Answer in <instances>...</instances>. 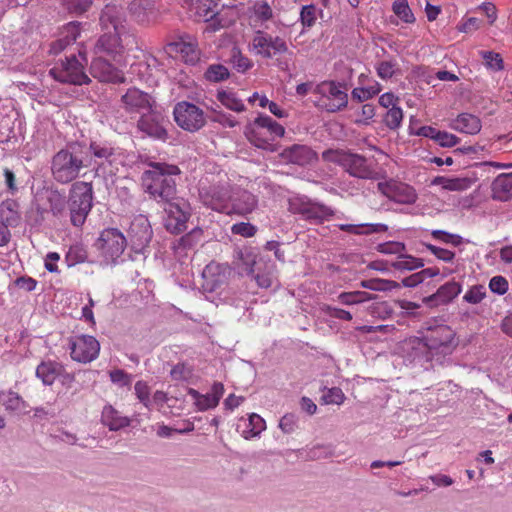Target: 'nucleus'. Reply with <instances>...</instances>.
<instances>
[{
  "label": "nucleus",
  "instance_id": "obj_1",
  "mask_svg": "<svg viewBox=\"0 0 512 512\" xmlns=\"http://www.w3.org/2000/svg\"><path fill=\"white\" fill-rule=\"evenodd\" d=\"M457 345L456 333L443 324L428 327L421 337H410L405 341L409 356L421 363H441L446 356L453 353Z\"/></svg>",
  "mask_w": 512,
  "mask_h": 512
},
{
  "label": "nucleus",
  "instance_id": "obj_2",
  "mask_svg": "<svg viewBox=\"0 0 512 512\" xmlns=\"http://www.w3.org/2000/svg\"><path fill=\"white\" fill-rule=\"evenodd\" d=\"M148 167L149 169L145 170L141 176L143 190L157 203L166 204L175 200L177 187L172 177L180 174L178 166L150 162Z\"/></svg>",
  "mask_w": 512,
  "mask_h": 512
},
{
  "label": "nucleus",
  "instance_id": "obj_3",
  "mask_svg": "<svg viewBox=\"0 0 512 512\" xmlns=\"http://www.w3.org/2000/svg\"><path fill=\"white\" fill-rule=\"evenodd\" d=\"M322 158L341 166L349 175L356 178L378 180L385 176V171L377 167L376 163L357 153L330 149L322 153Z\"/></svg>",
  "mask_w": 512,
  "mask_h": 512
},
{
  "label": "nucleus",
  "instance_id": "obj_4",
  "mask_svg": "<svg viewBox=\"0 0 512 512\" xmlns=\"http://www.w3.org/2000/svg\"><path fill=\"white\" fill-rule=\"evenodd\" d=\"M86 53L79 50L78 54H71L60 59L50 69L49 74L60 83L83 85L90 82V78L85 72L87 65Z\"/></svg>",
  "mask_w": 512,
  "mask_h": 512
},
{
  "label": "nucleus",
  "instance_id": "obj_5",
  "mask_svg": "<svg viewBox=\"0 0 512 512\" xmlns=\"http://www.w3.org/2000/svg\"><path fill=\"white\" fill-rule=\"evenodd\" d=\"M93 206V185L91 182H74L69 191L68 209L70 222L81 227Z\"/></svg>",
  "mask_w": 512,
  "mask_h": 512
},
{
  "label": "nucleus",
  "instance_id": "obj_6",
  "mask_svg": "<svg viewBox=\"0 0 512 512\" xmlns=\"http://www.w3.org/2000/svg\"><path fill=\"white\" fill-rule=\"evenodd\" d=\"M244 134L254 146L267 149L271 142L284 136L285 128L270 116L259 114L254 121L246 125Z\"/></svg>",
  "mask_w": 512,
  "mask_h": 512
},
{
  "label": "nucleus",
  "instance_id": "obj_7",
  "mask_svg": "<svg viewBox=\"0 0 512 512\" xmlns=\"http://www.w3.org/2000/svg\"><path fill=\"white\" fill-rule=\"evenodd\" d=\"M84 164L83 158L68 148L60 149L51 160L53 179L60 184H68L79 177Z\"/></svg>",
  "mask_w": 512,
  "mask_h": 512
},
{
  "label": "nucleus",
  "instance_id": "obj_8",
  "mask_svg": "<svg viewBox=\"0 0 512 512\" xmlns=\"http://www.w3.org/2000/svg\"><path fill=\"white\" fill-rule=\"evenodd\" d=\"M248 48L251 53L264 59H271L276 55L289 52V47L284 38L272 36L263 30L254 31Z\"/></svg>",
  "mask_w": 512,
  "mask_h": 512
},
{
  "label": "nucleus",
  "instance_id": "obj_9",
  "mask_svg": "<svg viewBox=\"0 0 512 512\" xmlns=\"http://www.w3.org/2000/svg\"><path fill=\"white\" fill-rule=\"evenodd\" d=\"M174 120L185 131L196 132L206 124L204 111L197 105L181 101L173 109Z\"/></svg>",
  "mask_w": 512,
  "mask_h": 512
},
{
  "label": "nucleus",
  "instance_id": "obj_10",
  "mask_svg": "<svg viewBox=\"0 0 512 512\" xmlns=\"http://www.w3.org/2000/svg\"><path fill=\"white\" fill-rule=\"evenodd\" d=\"M290 209L293 213L299 214L303 219L315 224H321L325 221H329L335 215V211L332 207L320 202L304 200L301 198L291 200Z\"/></svg>",
  "mask_w": 512,
  "mask_h": 512
},
{
  "label": "nucleus",
  "instance_id": "obj_11",
  "mask_svg": "<svg viewBox=\"0 0 512 512\" xmlns=\"http://www.w3.org/2000/svg\"><path fill=\"white\" fill-rule=\"evenodd\" d=\"M165 228L172 234H180L187 229V222L191 217L190 204L183 198L165 204Z\"/></svg>",
  "mask_w": 512,
  "mask_h": 512
},
{
  "label": "nucleus",
  "instance_id": "obj_12",
  "mask_svg": "<svg viewBox=\"0 0 512 512\" xmlns=\"http://www.w3.org/2000/svg\"><path fill=\"white\" fill-rule=\"evenodd\" d=\"M89 151L94 158L96 174L108 173L113 175L118 170L114 164L117 162L120 153L119 149L108 142L92 141Z\"/></svg>",
  "mask_w": 512,
  "mask_h": 512
},
{
  "label": "nucleus",
  "instance_id": "obj_13",
  "mask_svg": "<svg viewBox=\"0 0 512 512\" xmlns=\"http://www.w3.org/2000/svg\"><path fill=\"white\" fill-rule=\"evenodd\" d=\"M315 92L321 95V106L328 112L339 111L348 104V95L340 83L324 81L316 86Z\"/></svg>",
  "mask_w": 512,
  "mask_h": 512
},
{
  "label": "nucleus",
  "instance_id": "obj_14",
  "mask_svg": "<svg viewBox=\"0 0 512 512\" xmlns=\"http://www.w3.org/2000/svg\"><path fill=\"white\" fill-rule=\"evenodd\" d=\"M70 356L79 363H90L100 352L99 341L91 335H77L69 340Z\"/></svg>",
  "mask_w": 512,
  "mask_h": 512
},
{
  "label": "nucleus",
  "instance_id": "obj_15",
  "mask_svg": "<svg viewBox=\"0 0 512 512\" xmlns=\"http://www.w3.org/2000/svg\"><path fill=\"white\" fill-rule=\"evenodd\" d=\"M165 122V117L160 111H158L156 105L152 109L141 114L137 121V129L148 137L166 141L168 133L165 128Z\"/></svg>",
  "mask_w": 512,
  "mask_h": 512
},
{
  "label": "nucleus",
  "instance_id": "obj_16",
  "mask_svg": "<svg viewBox=\"0 0 512 512\" xmlns=\"http://www.w3.org/2000/svg\"><path fill=\"white\" fill-rule=\"evenodd\" d=\"M377 188L385 197L400 204H413L417 200V193L412 186L395 179L378 182Z\"/></svg>",
  "mask_w": 512,
  "mask_h": 512
},
{
  "label": "nucleus",
  "instance_id": "obj_17",
  "mask_svg": "<svg viewBox=\"0 0 512 512\" xmlns=\"http://www.w3.org/2000/svg\"><path fill=\"white\" fill-rule=\"evenodd\" d=\"M202 203L214 211L228 214L230 207L231 193L226 186L211 185L202 188L200 191Z\"/></svg>",
  "mask_w": 512,
  "mask_h": 512
},
{
  "label": "nucleus",
  "instance_id": "obj_18",
  "mask_svg": "<svg viewBox=\"0 0 512 512\" xmlns=\"http://www.w3.org/2000/svg\"><path fill=\"white\" fill-rule=\"evenodd\" d=\"M99 248L102 254L111 260L120 257L124 252L127 242L126 238L116 228H107L103 230L98 239Z\"/></svg>",
  "mask_w": 512,
  "mask_h": 512
},
{
  "label": "nucleus",
  "instance_id": "obj_19",
  "mask_svg": "<svg viewBox=\"0 0 512 512\" xmlns=\"http://www.w3.org/2000/svg\"><path fill=\"white\" fill-rule=\"evenodd\" d=\"M121 103L126 112L139 114H143L156 106V102L150 94L135 87L129 88L121 96Z\"/></svg>",
  "mask_w": 512,
  "mask_h": 512
},
{
  "label": "nucleus",
  "instance_id": "obj_20",
  "mask_svg": "<svg viewBox=\"0 0 512 512\" xmlns=\"http://www.w3.org/2000/svg\"><path fill=\"white\" fill-rule=\"evenodd\" d=\"M90 73L100 82L123 83L125 81L122 71L104 59L103 56L99 55L93 59L90 66Z\"/></svg>",
  "mask_w": 512,
  "mask_h": 512
},
{
  "label": "nucleus",
  "instance_id": "obj_21",
  "mask_svg": "<svg viewBox=\"0 0 512 512\" xmlns=\"http://www.w3.org/2000/svg\"><path fill=\"white\" fill-rule=\"evenodd\" d=\"M169 54L180 55L187 64H195L199 60L200 52L195 38L190 36L180 37L178 40L167 44Z\"/></svg>",
  "mask_w": 512,
  "mask_h": 512
},
{
  "label": "nucleus",
  "instance_id": "obj_22",
  "mask_svg": "<svg viewBox=\"0 0 512 512\" xmlns=\"http://www.w3.org/2000/svg\"><path fill=\"white\" fill-rule=\"evenodd\" d=\"M123 35L124 33L105 31L95 45V53L99 56L107 55L113 60H116L117 57H121L125 51V45L122 43L121 39Z\"/></svg>",
  "mask_w": 512,
  "mask_h": 512
},
{
  "label": "nucleus",
  "instance_id": "obj_23",
  "mask_svg": "<svg viewBox=\"0 0 512 512\" xmlns=\"http://www.w3.org/2000/svg\"><path fill=\"white\" fill-rule=\"evenodd\" d=\"M124 11L117 5H106L100 15V25L104 31L126 33Z\"/></svg>",
  "mask_w": 512,
  "mask_h": 512
},
{
  "label": "nucleus",
  "instance_id": "obj_24",
  "mask_svg": "<svg viewBox=\"0 0 512 512\" xmlns=\"http://www.w3.org/2000/svg\"><path fill=\"white\" fill-rule=\"evenodd\" d=\"M258 207L257 197L247 191L238 190L231 194L230 207L227 215L236 214L238 216H246L252 213Z\"/></svg>",
  "mask_w": 512,
  "mask_h": 512
},
{
  "label": "nucleus",
  "instance_id": "obj_25",
  "mask_svg": "<svg viewBox=\"0 0 512 512\" xmlns=\"http://www.w3.org/2000/svg\"><path fill=\"white\" fill-rule=\"evenodd\" d=\"M188 394L194 400V404L199 411H206L218 405L224 394V385L221 382H215L211 387V391L207 394H201L197 390L190 388Z\"/></svg>",
  "mask_w": 512,
  "mask_h": 512
},
{
  "label": "nucleus",
  "instance_id": "obj_26",
  "mask_svg": "<svg viewBox=\"0 0 512 512\" xmlns=\"http://www.w3.org/2000/svg\"><path fill=\"white\" fill-rule=\"evenodd\" d=\"M0 221L17 228L23 222L21 205L17 199L6 198L0 202Z\"/></svg>",
  "mask_w": 512,
  "mask_h": 512
},
{
  "label": "nucleus",
  "instance_id": "obj_27",
  "mask_svg": "<svg viewBox=\"0 0 512 512\" xmlns=\"http://www.w3.org/2000/svg\"><path fill=\"white\" fill-rule=\"evenodd\" d=\"M228 267L216 262H211L203 269L202 277L205 281L204 286L213 291L223 284L226 279Z\"/></svg>",
  "mask_w": 512,
  "mask_h": 512
},
{
  "label": "nucleus",
  "instance_id": "obj_28",
  "mask_svg": "<svg viewBox=\"0 0 512 512\" xmlns=\"http://www.w3.org/2000/svg\"><path fill=\"white\" fill-rule=\"evenodd\" d=\"M273 18V10L265 1L255 2L250 9L249 25L256 30H262L265 23Z\"/></svg>",
  "mask_w": 512,
  "mask_h": 512
},
{
  "label": "nucleus",
  "instance_id": "obj_29",
  "mask_svg": "<svg viewBox=\"0 0 512 512\" xmlns=\"http://www.w3.org/2000/svg\"><path fill=\"white\" fill-rule=\"evenodd\" d=\"M285 158L300 166L308 165L317 160V154L306 145H293L284 151Z\"/></svg>",
  "mask_w": 512,
  "mask_h": 512
},
{
  "label": "nucleus",
  "instance_id": "obj_30",
  "mask_svg": "<svg viewBox=\"0 0 512 512\" xmlns=\"http://www.w3.org/2000/svg\"><path fill=\"white\" fill-rule=\"evenodd\" d=\"M481 120L470 113H461L450 124V128L460 133L475 135L481 130Z\"/></svg>",
  "mask_w": 512,
  "mask_h": 512
},
{
  "label": "nucleus",
  "instance_id": "obj_31",
  "mask_svg": "<svg viewBox=\"0 0 512 512\" xmlns=\"http://www.w3.org/2000/svg\"><path fill=\"white\" fill-rule=\"evenodd\" d=\"M129 12L138 23L147 25L154 16V4L151 0H133Z\"/></svg>",
  "mask_w": 512,
  "mask_h": 512
},
{
  "label": "nucleus",
  "instance_id": "obj_32",
  "mask_svg": "<svg viewBox=\"0 0 512 512\" xmlns=\"http://www.w3.org/2000/svg\"><path fill=\"white\" fill-rule=\"evenodd\" d=\"M64 372V366L56 361H42L36 368V376L45 385H52Z\"/></svg>",
  "mask_w": 512,
  "mask_h": 512
},
{
  "label": "nucleus",
  "instance_id": "obj_33",
  "mask_svg": "<svg viewBox=\"0 0 512 512\" xmlns=\"http://www.w3.org/2000/svg\"><path fill=\"white\" fill-rule=\"evenodd\" d=\"M474 183V180L470 177H446L437 176L431 184L440 186L443 190L462 192L469 189Z\"/></svg>",
  "mask_w": 512,
  "mask_h": 512
},
{
  "label": "nucleus",
  "instance_id": "obj_34",
  "mask_svg": "<svg viewBox=\"0 0 512 512\" xmlns=\"http://www.w3.org/2000/svg\"><path fill=\"white\" fill-rule=\"evenodd\" d=\"M266 429L264 418H238L236 430L245 438L258 436Z\"/></svg>",
  "mask_w": 512,
  "mask_h": 512
},
{
  "label": "nucleus",
  "instance_id": "obj_35",
  "mask_svg": "<svg viewBox=\"0 0 512 512\" xmlns=\"http://www.w3.org/2000/svg\"><path fill=\"white\" fill-rule=\"evenodd\" d=\"M493 197L500 201H507L512 197V173L498 175L492 183Z\"/></svg>",
  "mask_w": 512,
  "mask_h": 512
},
{
  "label": "nucleus",
  "instance_id": "obj_36",
  "mask_svg": "<svg viewBox=\"0 0 512 512\" xmlns=\"http://www.w3.org/2000/svg\"><path fill=\"white\" fill-rule=\"evenodd\" d=\"M461 292V285L455 281H450L440 286L435 294L429 300L437 304H446L456 298Z\"/></svg>",
  "mask_w": 512,
  "mask_h": 512
},
{
  "label": "nucleus",
  "instance_id": "obj_37",
  "mask_svg": "<svg viewBox=\"0 0 512 512\" xmlns=\"http://www.w3.org/2000/svg\"><path fill=\"white\" fill-rule=\"evenodd\" d=\"M375 298L376 296L371 293L356 290L341 292L338 294L336 301L345 306H353L374 300Z\"/></svg>",
  "mask_w": 512,
  "mask_h": 512
},
{
  "label": "nucleus",
  "instance_id": "obj_38",
  "mask_svg": "<svg viewBox=\"0 0 512 512\" xmlns=\"http://www.w3.org/2000/svg\"><path fill=\"white\" fill-rule=\"evenodd\" d=\"M337 226L341 231L355 235L371 234L387 230L384 224H339Z\"/></svg>",
  "mask_w": 512,
  "mask_h": 512
},
{
  "label": "nucleus",
  "instance_id": "obj_39",
  "mask_svg": "<svg viewBox=\"0 0 512 512\" xmlns=\"http://www.w3.org/2000/svg\"><path fill=\"white\" fill-rule=\"evenodd\" d=\"M390 266L398 271H411L423 267L424 262L421 258L401 253L395 261L390 262Z\"/></svg>",
  "mask_w": 512,
  "mask_h": 512
},
{
  "label": "nucleus",
  "instance_id": "obj_40",
  "mask_svg": "<svg viewBox=\"0 0 512 512\" xmlns=\"http://www.w3.org/2000/svg\"><path fill=\"white\" fill-rule=\"evenodd\" d=\"M360 287L373 291H391L400 287V284L393 280L386 279H367L360 282Z\"/></svg>",
  "mask_w": 512,
  "mask_h": 512
},
{
  "label": "nucleus",
  "instance_id": "obj_41",
  "mask_svg": "<svg viewBox=\"0 0 512 512\" xmlns=\"http://www.w3.org/2000/svg\"><path fill=\"white\" fill-rule=\"evenodd\" d=\"M218 101L226 108L235 112H242L245 110V105L241 99L231 91H219L217 94Z\"/></svg>",
  "mask_w": 512,
  "mask_h": 512
},
{
  "label": "nucleus",
  "instance_id": "obj_42",
  "mask_svg": "<svg viewBox=\"0 0 512 512\" xmlns=\"http://www.w3.org/2000/svg\"><path fill=\"white\" fill-rule=\"evenodd\" d=\"M231 64L233 68L239 73H245L249 69L253 67L252 60L244 55L241 50L237 47H234L231 50Z\"/></svg>",
  "mask_w": 512,
  "mask_h": 512
},
{
  "label": "nucleus",
  "instance_id": "obj_43",
  "mask_svg": "<svg viewBox=\"0 0 512 512\" xmlns=\"http://www.w3.org/2000/svg\"><path fill=\"white\" fill-rule=\"evenodd\" d=\"M0 405L4 407L7 412H17L23 405L20 396L13 391H3L0 393Z\"/></svg>",
  "mask_w": 512,
  "mask_h": 512
},
{
  "label": "nucleus",
  "instance_id": "obj_44",
  "mask_svg": "<svg viewBox=\"0 0 512 512\" xmlns=\"http://www.w3.org/2000/svg\"><path fill=\"white\" fill-rule=\"evenodd\" d=\"M49 210L55 217L62 216L68 206V200L57 191H52L48 196Z\"/></svg>",
  "mask_w": 512,
  "mask_h": 512
},
{
  "label": "nucleus",
  "instance_id": "obj_45",
  "mask_svg": "<svg viewBox=\"0 0 512 512\" xmlns=\"http://www.w3.org/2000/svg\"><path fill=\"white\" fill-rule=\"evenodd\" d=\"M220 0H209L207 2H199L196 5V14L204 21L212 20L218 15V6Z\"/></svg>",
  "mask_w": 512,
  "mask_h": 512
},
{
  "label": "nucleus",
  "instance_id": "obj_46",
  "mask_svg": "<svg viewBox=\"0 0 512 512\" xmlns=\"http://www.w3.org/2000/svg\"><path fill=\"white\" fill-rule=\"evenodd\" d=\"M392 11L400 20L407 24L415 22L414 14L407 0H395L392 4Z\"/></svg>",
  "mask_w": 512,
  "mask_h": 512
},
{
  "label": "nucleus",
  "instance_id": "obj_47",
  "mask_svg": "<svg viewBox=\"0 0 512 512\" xmlns=\"http://www.w3.org/2000/svg\"><path fill=\"white\" fill-rule=\"evenodd\" d=\"M318 9L315 5H304L300 11V22L303 29L312 28L317 21Z\"/></svg>",
  "mask_w": 512,
  "mask_h": 512
},
{
  "label": "nucleus",
  "instance_id": "obj_48",
  "mask_svg": "<svg viewBox=\"0 0 512 512\" xmlns=\"http://www.w3.org/2000/svg\"><path fill=\"white\" fill-rule=\"evenodd\" d=\"M193 429L194 425L189 421L184 422L182 426L170 427L166 425H161L157 429V435L159 437L169 438L172 437L174 434H185L192 431Z\"/></svg>",
  "mask_w": 512,
  "mask_h": 512
},
{
  "label": "nucleus",
  "instance_id": "obj_49",
  "mask_svg": "<svg viewBox=\"0 0 512 512\" xmlns=\"http://www.w3.org/2000/svg\"><path fill=\"white\" fill-rule=\"evenodd\" d=\"M86 259L87 251L80 245L71 246L65 255V261L68 267L83 263Z\"/></svg>",
  "mask_w": 512,
  "mask_h": 512
},
{
  "label": "nucleus",
  "instance_id": "obj_50",
  "mask_svg": "<svg viewBox=\"0 0 512 512\" xmlns=\"http://www.w3.org/2000/svg\"><path fill=\"white\" fill-rule=\"evenodd\" d=\"M485 66L492 71H501L504 69L502 56L494 51H480Z\"/></svg>",
  "mask_w": 512,
  "mask_h": 512
},
{
  "label": "nucleus",
  "instance_id": "obj_51",
  "mask_svg": "<svg viewBox=\"0 0 512 512\" xmlns=\"http://www.w3.org/2000/svg\"><path fill=\"white\" fill-rule=\"evenodd\" d=\"M228 77H229V71L222 64L210 65L205 72V78L211 82L223 81V80L227 79Z\"/></svg>",
  "mask_w": 512,
  "mask_h": 512
},
{
  "label": "nucleus",
  "instance_id": "obj_52",
  "mask_svg": "<svg viewBox=\"0 0 512 512\" xmlns=\"http://www.w3.org/2000/svg\"><path fill=\"white\" fill-rule=\"evenodd\" d=\"M344 393L338 387L325 388L321 396L322 404H336L339 405L344 401Z\"/></svg>",
  "mask_w": 512,
  "mask_h": 512
},
{
  "label": "nucleus",
  "instance_id": "obj_53",
  "mask_svg": "<svg viewBox=\"0 0 512 512\" xmlns=\"http://www.w3.org/2000/svg\"><path fill=\"white\" fill-rule=\"evenodd\" d=\"M402 119H403V112H402V109L400 107H398L397 105H393V107H391L385 117H384V123L386 124V126L390 129H397L399 128V126L401 125V122H402Z\"/></svg>",
  "mask_w": 512,
  "mask_h": 512
},
{
  "label": "nucleus",
  "instance_id": "obj_54",
  "mask_svg": "<svg viewBox=\"0 0 512 512\" xmlns=\"http://www.w3.org/2000/svg\"><path fill=\"white\" fill-rule=\"evenodd\" d=\"M381 90H382L381 85L379 83H375L366 88H355L352 91V97L354 99L359 100L360 102H363V101H366V100L374 97L375 95L380 93Z\"/></svg>",
  "mask_w": 512,
  "mask_h": 512
},
{
  "label": "nucleus",
  "instance_id": "obj_55",
  "mask_svg": "<svg viewBox=\"0 0 512 512\" xmlns=\"http://www.w3.org/2000/svg\"><path fill=\"white\" fill-rule=\"evenodd\" d=\"M431 236L438 241L443 243L452 244L458 246L462 242V237L457 234H452L444 230H432Z\"/></svg>",
  "mask_w": 512,
  "mask_h": 512
},
{
  "label": "nucleus",
  "instance_id": "obj_56",
  "mask_svg": "<svg viewBox=\"0 0 512 512\" xmlns=\"http://www.w3.org/2000/svg\"><path fill=\"white\" fill-rule=\"evenodd\" d=\"M486 296V288L483 285L472 286L464 295L463 299L471 304L480 303Z\"/></svg>",
  "mask_w": 512,
  "mask_h": 512
},
{
  "label": "nucleus",
  "instance_id": "obj_57",
  "mask_svg": "<svg viewBox=\"0 0 512 512\" xmlns=\"http://www.w3.org/2000/svg\"><path fill=\"white\" fill-rule=\"evenodd\" d=\"M231 232L235 235L250 238L256 234L257 228L249 222H240L232 225Z\"/></svg>",
  "mask_w": 512,
  "mask_h": 512
},
{
  "label": "nucleus",
  "instance_id": "obj_58",
  "mask_svg": "<svg viewBox=\"0 0 512 512\" xmlns=\"http://www.w3.org/2000/svg\"><path fill=\"white\" fill-rule=\"evenodd\" d=\"M64 6L75 14L86 12L92 5V0H63Z\"/></svg>",
  "mask_w": 512,
  "mask_h": 512
},
{
  "label": "nucleus",
  "instance_id": "obj_59",
  "mask_svg": "<svg viewBox=\"0 0 512 512\" xmlns=\"http://www.w3.org/2000/svg\"><path fill=\"white\" fill-rule=\"evenodd\" d=\"M424 246L437 259L442 260L444 262H447V263L452 262L453 259L455 258V253L450 251V250H448V249L441 248V247H438L436 245L428 244V243H425Z\"/></svg>",
  "mask_w": 512,
  "mask_h": 512
},
{
  "label": "nucleus",
  "instance_id": "obj_60",
  "mask_svg": "<svg viewBox=\"0 0 512 512\" xmlns=\"http://www.w3.org/2000/svg\"><path fill=\"white\" fill-rule=\"evenodd\" d=\"M489 289L495 294L504 295L509 289V283L501 275L494 276L489 281Z\"/></svg>",
  "mask_w": 512,
  "mask_h": 512
},
{
  "label": "nucleus",
  "instance_id": "obj_61",
  "mask_svg": "<svg viewBox=\"0 0 512 512\" xmlns=\"http://www.w3.org/2000/svg\"><path fill=\"white\" fill-rule=\"evenodd\" d=\"M237 262L235 263L238 267H242L248 273L253 271V265L255 264V256L251 253H244L241 250L236 252Z\"/></svg>",
  "mask_w": 512,
  "mask_h": 512
},
{
  "label": "nucleus",
  "instance_id": "obj_62",
  "mask_svg": "<svg viewBox=\"0 0 512 512\" xmlns=\"http://www.w3.org/2000/svg\"><path fill=\"white\" fill-rule=\"evenodd\" d=\"M104 427H108L109 431H119L130 425L129 418H101Z\"/></svg>",
  "mask_w": 512,
  "mask_h": 512
},
{
  "label": "nucleus",
  "instance_id": "obj_63",
  "mask_svg": "<svg viewBox=\"0 0 512 512\" xmlns=\"http://www.w3.org/2000/svg\"><path fill=\"white\" fill-rule=\"evenodd\" d=\"M322 311L332 318H336L343 321H351L353 319L352 314L344 309L333 307L330 305H324Z\"/></svg>",
  "mask_w": 512,
  "mask_h": 512
},
{
  "label": "nucleus",
  "instance_id": "obj_64",
  "mask_svg": "<svg viewBox=\"0 0 512 512\" xmlns=\"http://www.w3.org/2000/svg\"><path fill=\"white\" fill-rule=\"evenodd\" d=\"M137 398L148 407L150 403V388L145 381H137L134 386Z\"/></svg>",
  "mask_w": 512,
  "mask_h": 512
}]
</instances>
